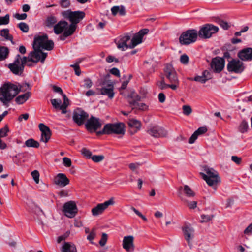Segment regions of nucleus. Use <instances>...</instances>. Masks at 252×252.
Instances as JSON below:
<instances>
[{
    "label": "nucleus",
    "mask_w": 252,
    "mask_h": 252,
    "mask_svg": "<svg viewBox=\"0 0 252 252\" xmlns=\"http://www.w3.org/2000/svg\"><path fill=\"white\" fill-rule=\"evenodd\" d=\"M157 85L161 90H164L168 87V84H166L164 81V77H162L161 80L159 82H158Z\"/></svg>",
    "instance_id": "47"
},
{
    "label": "nucleus",
    "mask_w": 252,
    "mask_h": 252,
    "mask_svg": "<svg viewBox=\"0 0 252 252\" xmlns=\"http://www.w3.org/2000/svg\"><path fill=\"white\" fill-rule=\"evenodd\" d=\"M54 182L56 184L63 187L69 184V180L64 174L59 173L55 178Z\"/></svg>",
    "instance_id": "23"
},
{
    "label": "nucleus",
    "mask_w": 252,
    "mask_h": 252,
    "mask_svg": "<svg viewBox=\"0 0 252 252\" xmlns=\"http://www.w3.org/2000/svg\"><path fill=\"white\" fill-rule=\"evenodd\" d=\"M68 23L65 21H60L54 26V31L56 34H59L68 26Z\"/></svg>",
    "instance_id": "26"
},
{
    "label": "nucleus",
    "mask_w": 252,
    "mask_h": 252,
    "mask_svg": "<svg viewBox=\"0 0 252 252\" xmlns=\"http://www.w3.org/2000/svg\"><path fill=\"white\" fill-rule=\"evenodd\" d=\"M182 230L188 245L190 246V240L193 237L194 229L192 227L187 225L183 227Z\"/></svg>",
    "instance_id": "22"
},
{
    "label": "nucleus",
    "mask_w": 252,
    "mask_h": 252,
    "mask_svg": "<svg viewBox=\"0 0 252 252\" xmlns=\"http://www.w3.org/2000/svg\"><path fill=\"white\" fill-rule=\"evenodd\" d=\"M14 17L15 18H16L18 20H24V19H26V18L27 17V15L26 13H23V14L16 13L14 15Z\"/></svg>",
    "instance_id": "63"
},
{
    "label": "nucleus",
    "mask_w": 252,
    "mask_h": 252,
    "mask_svg": "<svg viewBox=\"0 0 252 252\" xmlns=\"http://www.w3.org/2000/svg\"><path fill=\"white\" fill-rule=\"evenodd\" d=\"M125 125L123 123H108L106 124L101 131L96 132L97 135L102 134H116L124 135L125 133Z\"/></svg>",
    "instance_id": "2"
},
{
    "label": "nucleus",
    "mask_w": 252,
    "mask_h": 252,
    "mask_svg": "<svg viewBox=\"0 0 252 252\" xmlns=\"http://www.w3.org/2000/svg\"><path fill=\"white\" fill-rule=\"evenodd\" d=\"M202 75L204 77V78L206 80V81H208L210 79H211L212 77V74L208 70H204L202 72Z\"/></svg>",
    "instance_id": "60"
},
{
    "label": "nucleus",
    "mask_w": 252,
    "mask_h": 252,
    "mask_svg": "<svg viewBox=\"0 0 252 252\" xmlns=\"http://www.w3.org/2000/svg\"><path fill=\"white\" fill-rule=\"evenodd\" d=\"M62 252H77L74 244L72 243L65 242L61 248Z\"/></svg>",
    "instance_id": "27"
},
{
    "label": "nucleus",
    "mask_w": 252,
    "mask_h": 252,
    "mask_svg": "<svg viewBox=\"0 0 252 252\" xmlns=\"http://www.w3.org/2000/svg\"><path fill=\"white\" fill-rule=\"evenodd\" d=\"M117 47L119 49H122L123 51H125L126 49L129 48V45L127 43H125L119 40L117 43Z\"/></svg>",
    "instance_id": "45"
},
{
    "label": "nucleus",
    "mask_w": 252,
    "mask_h": 252,
    "mask_svg": "<svg viewBox=\"0 0 252 252\" xmlns=\"http://www.w3.org/2000/svg\"><path fill=\"white\" fill-rule=\"evenodd\" d=\"M164 75L171 83H179L176 71L171 65H167L164 69Z\"/></svg>",
    "instance_id": "17"
},
{
    "label": "nucleus",
    "mask_w": 252,
    "mask_h": 252,
    "mask_svg": "<svg viewBox=\"0 0 252 252\" xmlns=\"http://www.w3.org/2000/svg\"><path fill=\"white\" fill-rule=\"evenodd\" d=\"M104 86L100 89V94L108 96L110 99L113 98L114 95V85L112 83L106 84L105 81L102 83Z\"/></svg>",
    "instance_id": "18"
},
{
    "label": "nucleus",
    "mask_w": 252,
    "mask_h": 252,
    "mask_svg": "<svg viewBox=\"0 0 252 252\" xmlns=\"http://www.w3.org/2000/svg\"><path fill=\"white\" fill-rule=\"evenodd\" d=\"M60 6L63 8H67L70 6V0H60L59 1Z\"/></svg>",
    "instance_id": "42"
},
{
    "label": "nucleus",
    "mask_w": 252,
    "mask_h": 252,
    "mask_svg": "<svg viewBox=\"0 0 252 252\" xmlns=\"http://www.w3.org/2000/svg\"><path fill=\"white\" fill-rule=\"evenodd\" d=\"M15 84H17V86H18V87L19 88V92L21 91H25L27 90V89H31V86L27 82H25L22 83V84H20L18 83H16Z\"/></svg>",
    "instance_id": "36"
},
{
    "label": "nucleus",
    "mask_w": 252,
    "mask_h": 252,
    "mask_svg": "<svg viewBox=\"0 0 252 252\" xmlns=\"http://www.w3.org/2000/svg\"><path fill=\"white\" fill-rule=\"evenodd\" d=\"M184 191L188 197H193L195 195V193L188 185L184 186Z\"/></svg>",
    "instance_id": "35"
},
{
    "label": "nucleus",
    "mask_w": 252,
    "mask_h": 252,
    "mask_svg": "<svg viewBox=\"0 0 252 252\" xmlns=\"http://www.w3.org/2000/svg\"><path fill=\"white\" fill-rule=\"evenodd\" d=\"M245 68L244 63L238 59H232L227 65V69L229 72L240 74Z\"/></svg>",
    "instance_id": "8"
},
{
    "label": "nucleus",
    "mask_w": 252,
    "mask_h": 252,
    "mask_svg": "<svg viewBox=\"0 0 252 252\" xmlns=\"http://www.w3.org/2000/svg\"><path fill=\"white\" fill-rule=\"evenodd\" d=\"M248 128V123L245 121L243 120L240 126H239V130L241 133H244L247 131V129Z\"/></svg>",
    "instance_id": "38"
},
{
    "label": "nucleus",
    "mask_w": 252,
    "mask_h": 252,
    "mask_svg": "<svg viewBox=\"0 0 252 252\" xmlns=\"http://www.w3.org/2000/svg\"><path fill=\"white\" fill-rule=\"evenodd\" d=\"M183 114L185 115L188 116L192 112V109L189 105H184L183 106Z\"/></svg>",
    "instance_id": "50"
},
{
    "label": "nucleus",
    "mask_w": 252,
    "mask_h": 252,
    "mask_svg": "<svg viewBox=\"0 0 252 252\" xmlns=\"http://www.w3.org/2000/svg\"><path fill=\"white\" fill-rule=\"evenodd\" d=\"M204 171L206 174L203 173H200V174L209 186L215 185L220 181L217 172L213 169L206 166L204 167Z\"/></svg>",
    "instance_id": "3"
},
{
    "label": "nucleus",
    "mask_w": 252,
    "mask_h": 252,
    "mask_svg": "<svg viewBox=\"0 0 252 252\" xmlns=\"http://www.w3.org/2000/svg\"><path fill=\"white\" fill-rule=\"evenodd\" d=\"M51 103L54 108L59 109L61 106L62 101L60 99H53L51 100Z\"/></svg>",
    "instance_id": "40"
},
{
    "label": "nucleus",
    "mask_w": 252,
    "mask_h": 252,
    "mask_svg": "<svg viewBox=\"0 0 252 252\" xmlns=\"http://www.w3.org/2000/svg\"><path fill=\"white\" fill-rule=\"evenodd\" d=\"M25 144L28 147L33 148H38L40 145L38 141H35L32 138H30L26 140Z\"/></svg>",
    "instance_id": "30"
},
{
    "label": "nucleus",
    "mask_w": 252,
    "mask_h": 252,
    "mask_svg": "<svg viewBox=\"0 0 252 252\" xmlns=\"http://www.w3.org/2000/svg\"><path fill=\"white\" fill-rule=\"evenodd\" d=\"M210 66L215 73H220L225 66V60L219 56L213 58L211 62Z\"/></svg>",
    "instance_id": "13"
},
{
    "label": "nucleus",
    "mask_w": 252,
    "mask_h": 252,
    "mask_svg": "<svg viewBox=\"0 0 252 252\" xmlns=\"http://www.w3.org/2000/svg\"><path fill=\"white\" fill-rule=\"evenodd\" d=\"M238 57L244 61L252 60V48L248 47L240 50L237 54Z\"/></svg>",
    "instance_id": "21"
},
{
    "label": "nucleus",
    "mask_w": 252,
    "mask_h": 252,
    "mask_svg": "<svg viewBox=\"0 0 252 252\" xmlns=\"http://www.w3.org/2000/svg\"><path fill=\"white\" fill-rule=\"evenodd\" d=\"M8 67L14 74L21 75L24 71V66L21 63V57L17 54L15 58L13 63L8 65Z\"/></svg>",
    "instance_id": "9"
},
{
    "label": "nucleus",
    "mask_w": 252,
    "mask_h": 252,
    "mask_svg": "<svg viewBox=\"0 0 252 252\" xmlns=\"http://www.w3.org/2000/svg\"><path fill=\"white\" fill-rule=\"evenodd\" d=\"M48 38V36L47 34H43L42 35H36L34 38L33 46L34 45L36 48L41 49Z\"/></svg>",
    "instance_id": "24"
},
{
    "label": "nucleus",
    "mask_w": 252,
    "mask_h": 252,
    "mask_svg": "<svg viewBox=\"0 0 252 252\" xmlns=\"http://www.w3.org/2000/svg\"><path fill=\"white\" fill-rule=\"evenodd\" d=\"M180 61L184 64H187L189 61V58L186 54L182 55L180 57Z\"/></svg>",
    "instance_id": "56"
},
{
    "label": "nucleus",
    "mask_w": 252,
    "mask_h": 252,
    "mask_svg": "<svg viewBox=\"0 0 252 252\" xmlns=\"http://www.w3.org/2000/svg\"><path fill=\"white\" fill-rule=\"evenodd\" d=\"M123 247L127 252H133L134 249V237L132 235L125 236L123 240Z\"/></svg>",
    "instance_id": "19"
},
{
    "label": "nucleus",
    "mask_w": 252,
    "mask_h": 252,
    "mask_svg": "<svg viewBox=\"0 0 252 252\" xmlns=\"http://www.w3.org/2000/svg\"><path fill=\"white\" fill-rule=\"evenodd\" d=\"M31 175L36 184L39 182V173L37 170H34L31 173Z\"/></svg>",
    "instance_id": "48"
},
{
    "label": "nucleus",
    "mask_w": 252,
    "mask_h": 252,
    "mask_svg": "<svg viewBox=\"0 0 252 252\" xmlns=\"http://www.w3.org/2000/svg\"><path fill=\"white\" fill-rule=\"evenodd\" d=\"M9 50L7 47H0V60H3L6 59L8 55Z\"/></svg>",
    "instance_id": "31"
},
{
    "label": "nucleus",
    "mask_w": 252,
    "mask_h": 252,
    "mask_svg": "<svg viewBox=\"0 0 252 252\" xmlns=\"http://www.w3.org/2000/svg\"><path fill=\"white\" fill-rule=\"evenodd\" d=\"M219 28L212 24H206L203 25L198 31V36L202 39L210 38L213 34L217 33Z\"/></svg>",
    "instance_id": "6"
},
{
    "label": "nucleus",
    "mask_w": 252,
    "mask_h": 252,
    "mask_svg": "<svg viewBox=\"0 0 252 252\" xmlns=\"http://www.w3.org/2000/svg\"><path fill=\"white\" fill-rule=\"evenodd\" d=\"M62 15L64 18L68 19L71 22V24L75 25L78 23L85 16V13L83 11H72L70 10L63 11Z\"/></svg>",
    "instance_id": "5"
},
{
    "label": "nucleus",
    "mask_w": 252,
    "mask_h": 252,
    "mask_svg": "<svg viewBox=\"0 0 252 252\" xmlns=\"http://www.w3.org/2000/svg\"><path fill=\"white\" fill-rule=\"evenodd\" d=\"M9 30L8 29H3L0 31V35L4 37L6 40H10L12 42L13 36L9 34Z\"/></svg>",
    "instance_id": "33"
},
{
    "label": "nucleus",
    "mask_w": 252,
    "mask_h": 252,
    "mask_svg": "<svg viewBox=\"0 0 252 252\" xmlns=\"http://www.w3.org/2000/svg\"><path fill=\"white\" fill-rule=\"evenodd\" d=\"M231 160L237 164H240L242 161V158L240 157L233 156L231 157Z\"/></svg>",
    "instance_id": "64"
},
{
    "label": "nucleus",
    "mask_w": 252,
    "mask_h": 252,
    "mask_svg": "<svg viewBox=\"0 0 252 252\" xmlns=\"http://www.w3.org/2000/svg\"><path fill=\"white\" fill-rule=\"evenodd\" d=\"M19 93V88L17 84L10 82H5L0 88V101L3 105L8 107Z\"/></svg>",
    "instance_id": "1"
},
{
    "label": "nucleus",
    "mask_w": 252,
    "mask_h": 252,
    "mask_svg": "<svg viewBox=\"0 0 252 252\" xmlns=\"http://www.w3.org/2000/svg\"><path fill=\"white\" fill-rule=\"evenodd\" d=\"M18 27L23 32L26 33L29 31V27L28 25L24 22H20L17 25Z\"/></svg>",
    "instance_id": "37"
},
{
    "label": "nucleus",
    "mask_w": 252,
    "mask_h": 252,
    "mask_svg": "<svg viewBox=\"0 0 252 252\" xmlns=\"http://www.w3.org/2000/svg\"><path fill=\"white\" fill-rule=\"evenodd\" d=\"M128 125L131 128H134L133 131L132 129L130 130V132L131 134H133L140 130L141 126V122L136 119H131L128 122Z\"/></svg>",
    "instance_id": "25"
},
{
    "label": "nucleus",
    "mask_w": 252,
    "mask_h": 252,
    "mask_svg": "<svg viewBox=\"0 0 252 252\" xmlns=\"http://www.w3.org/2000/svg\"><path fill=\"white\" fill-rule=\"evenodd\" d=\"M84 84L83 86L86 88H90L92 86L93 83L91 79L89 78H86L84 80Z\"/></svg>",
    "instance_id": "57"
},
{
    "label": "nucleus",
    "mask_w": 252,
    "mask_h": 252,
    "mask_svg": "<svg viewBox=\"0 0 252 252\" xmlns=\"http://www.w3.org/2000/svg\"><path fill=\"white\" fill-rule=\"evenodd\" d=\"M216 22L224 30H227L229 26L227 22L220 19L219 18L216 19Z\"/></svg>",
    "instance_id": "39"
},
{
    "label": "nucleus",
    "mask_w": 252,
    "mask_h": 252,
    "mask_svg": "<svg viewBox=\"0 0 252 252\" xmlns=\"http://www.w3.org/2000/svg\"><path fill=\"white\" fill-rule=\"evenodd\" d=\"M38 127L41 132V140L47 143L51 136V131L50 128L43 123L39 124Z\"/></svg>",
    "instance_id": "20"
},
{
    "label": "nucleus",
    "mask_w": 252,
    "mask_h": 252,
    "mask_svg": "<svg viewBox=\"0 0 252 252\" xmlns=\"http://www.w3.org/2000/svg\"><path fill=\"white\" fill-rule=\"evenodd\" d=\"M8 131V127L7 125H6L3 128L0 129V136L1 137H5L7 135V133Z\"/></svg>",
    "instance_id": "52"
},
{
    "label": "nucleus",
    "mask_w": 252,
    "mask_h": 252,
    "mask_svg": "<svg viewBox=\"0 0 252 252\" xmlns=\"http://www.w3.org/2000/svg\"><path fill=\"white\" fill-rule=\"evenodd\" d=\"M63 163L65 166L69 167L71 166L72 162L70 158L67 157H64L63 158Z\"/></svg>",
    "instance_id": "55"
},
{
    "label": "nucleus",
    "mask_w": 252,
    "mask_h": 252,
    "mask_svg": "<svg viewBox=\"0 0 252 252\" xmlns=\"http://www.w3.org/2000/svg\"><path fill=\"white\" fill-rule=\"evenodd\" d=\"M88 117V114L81 108H77L73 112V120L78 126L82 125Z\"/></svg>",
    "instance_id": "10"
},
{
    "label": "nucleus",
    "mask_w": 252,
    "mask_h": 252,
    "mask_svg": "<svg viewBox=\"0 0 252 252\" xmlns=\"http://www.w3.org/2000/svg\"><path fill=\"white\" fill-rule=\"evenodd\" d=\"M198 36L196 30L190 29L183 32L179 37V42L182 45H189L194 43Z\"/></svg>",
    "instance_id": "4"
},
{
    "label": "nucleus",
    "mask_w": 252,
    "mask_h": 252,
    "mask_svg": "<svg viewBox=\"0 0 252 252\" xmlns=\"http://www.w3.org/2000/svg\"><path fill=\"white\" fill-rule=\"evenodd\" d=\"M57 22V18L53 15L48 16L45 21V25L49 27H52L54 26Z\"/></svg>",
    "instance_id": "29"
},
{
    "label": "nucleus",
    "mask_w": 252,
    "mask_h": 252,
    "mask_svg": "<svg viewBox=\"0 0 252 252\" xmlns=\"http://www.w3.org/2000/svg\"><path fill=\"white\" fill-rule=\"evenodd\" d=\"M147 133L155 138L165 137L167 134V131L158 126L150 127L147 130Z\"/></svg>",
    "instance_id": "16"
},
{
    "label": "nucleus",
    "mask_w": 252,
    "mask_h": 252,
    "mask_svg": "<svg viewBox=\"0 0 252 252\" xmlns=\"http://www.w3.org/2000/svg\"><path fill=\"white\" fill-rule=\"evenodd\" d=\"M76 29V26L73 24H70L67 28V27L64 30L63 32L68 37L72 35Z\"/></svg>",
    "instance_id": "34"
},
{
    "label": "nucleus",
    "mask_w": 252,
    "mask_h": 252,
    "mask_svg": "<svg viewBox=\"0 0 252 252\" xmlns=\"http://www.w3.org/2000/svg\"><path fill=\"white\" fill-rule=\"evenodd\" d=\"M9 22V15L6 14L4 17H0V25H6Z\"/></svg>",
    "instance_id": "49"
},
{
    "label": "nucleus",
    "mask_w": 252,
    "mask_h": 252,
    "mask_svg": "<svg viewBox=\"0 0 252 252\" xmlns=\"http://www.w3.org/2000/svg\"><path fill=\"white\" fill-rule=\"evenodd\" d=\"M96 233L95 232V229H93L90 232L89 234L88 235L87 239L91 242L92 244L94 243L92 242V241L95 237Z\"/></svg>",
    "instance_id": "54"
},
{
    "label": "nucleus",
    "mask_w": 252,
    "mask_h": 252,
    "mask_svg": "<svg viewBox=\"0 0 252 252\" xmlns=\"http://www.w3.org/2000/svg\"><path fill=\"white\" fill-rule=\"evenodd\" d=\"M33 48L34 50L29 54V61L35 63L39 61L44 63L47 53L42 52L41 49L36 48L34 45L33 46Z\"/></svg>",
    "instance_id": "7"
},
{
    "label": "nucleus",
    "mask_w": 252,
    "mask_h": 252,
    "mask_svg": "<svg viewBox=\"0 0 252 252\" xmlns=\"http://www.w3.org/2000/svg\"><path fill=\"white\" fill-rule=\"evenodd\" d=\"M82 154L86 158L90 159L92 157V152L86 148H83L81 149Z\"/></svg>",
    "instance_id": "41"
},
{
    "label": "nucleus",
    "mask_w": 252,
    "mask_h": 252,
    "mask_svg": "<svg viewBox=\"0 0 252 252\" xmlns=\"http://www.w3.org/2000/svg\"><path fill=\"white\" fill-rule=\"evenodd\" d=\"M102 126V123L98 118L92 116L85 124L86 128L90 132H95Z\"/></svg>",
    "instance_id": "11"
},
{
    "label": "nucleus",
    "mask_w": 252,
    "mask_h": 252,
    "mask_svg": "<svg viewBox=\"0 0 252 252\" xmlns=\"http://www.w3.org/2000/svg\"><path fill=\"white\" fill-rule=\"evenodd\" d=\"M207 131V128L205 126L200 127L198 128L195 132L199 136L203 134Z\"/></svg>",
    "instance_id": "59"
},
{
    "label": "nucleus",
    "mask_w": 252,
    "mask_h": 252,
    "mask_svg": "<svg viewBox=\"0 0 252 252\" xmlns=\"http://www.w3.org/2000/svg\"><path fill=\"white\" fill-rule=\"evenodd\" d=\"M54 42L52 40H48V39L46 40L41 48L48 51H51L54 48Z\"/></svg>",
    "instance_id": "32"
},
{
    "label": "nucleus",
    "mask_w": 252,
    "mask_h": 252,
    "mask_svg": "<svg viewBox=\"0 0 252 252\" xmlns=\"http://www.w3.org/2000/svg\"><path fill=\"white\" fill-rule=\"evenodd\" d=\"M31 93L27 92L24 94L18 96L15 99V102L18 104H22L27 101L30 96Z\"/></svg>",
    "instance_id": "28"
},
{
    "label": "nucleus",
    "mask_w": 252,
    "mask_h": 252,
    "mask_svg": "<svg viewBox=\"0 0 252 252\" xmlns=\"http://www.w3.org/2000/svg\"><path fill=\"white\" fill-rule=\"evenodd\" d=\"M141 99V97L138 95L137 93L134 96V97H133L131 100H128V102L130 105V106H132L135 104V103H137Z\"/></svg>",
    "instance_id": "44"
},
{
    "label": "nucleus",
    "mask_w": 252,
    "mask_h": 252,
    "mask_svg": "<svg viewBox=\"0 0 252 252\" xmlns=\"http://www.w3.org/2000/svg\"><path fill=\"white\" fill-rule=\"evenodd\" d=\"M104 157L103 155H94L91 159L95 162H99L103 160Z\"/></svg>",
    "instance_id": "51"
},
{
    "label": "nucleus",
    "mask_w": 252,
    "mask_h": 252,
    "mask_svg": "<svg viewBox=\"0 0 252 252\" xmlns=\"http://www.w3.org/2000/svg\"><path fill=\"white\" fill-rule=\"evenodd\" d=\"M114 204V201L113 198H110L109 200L105 201L103 203L98 204L95 207L92 208V213L93 216H96L101 214L104 211L108 208L110 205Z\"/></svg>",
    "instance_id": "14"
},
{
    "label": "nucleus",
    "mask_w": 252,
    "mask_h": 252,
    "mask_svg": "<svg viewBox=\"0 0 252 252\" xmlns=\"http://www.w3.org/2000/svg\"><path fill=\"white\" fill-rule=\"evenodd\" d=\"M201 220L200 222H207L212 219L213 218V215H201Z\"/></svg>",
    "instance_id": "46"
},
{
    "label": "nucleus",
    "mask_w": 252,
    "mask_h": 252,
    "mask_svg": "<svg viewBox=\"0 0 252 252\" xmlns=\"http://www.w3.org/2000/svg\"><path fill=\"white\" fill-rule=\"evenodd\" d=\"M132 107V109H138L140 110H144L147 109V106L145 104L143 103H135L134 105L131 106Z\"/></svg>",
    "instance_id": "43"
},
{
    "label": "nucleus",
    "mask_w": 252,
    "mask_h": 252,
    "mask_svg": "<svg viewBox=\"0 0 252 252\" xmlns=\"http://www.w3.org/2000/svg\"><path fill=\"white\" fill-rule=\"evenodd\" d=\"M107 235L105 233H103L102 234L101 238L99 241V245L101 246H104L107 242Z\"/></svg>",
    "instance_id": "53"
},
{
    "label": "nucleus",
    "mask_w": 252,
    "mask_h": 252,
    "mask_svg": "<svg viewBox=\"0 0 252 252\" xmlns=\"http://www.w3.org/2000/svg\"><path fill=\"white\" fill-rule=\"evenodd\" d=\"M193 81L199 82L203 84L206 83L207 81L202 75L201 76H195L193 78Z\"/></svg>",
    "instance_id": "61"
},
{
    "label": "nucleus",
    "mask_w": 252,
    "mask_h": 252,
    "mask_svg": "<svg viewBox=\"0 0 252 252\" xmlns=\"http://www.w3.org/2000/svg\"><path fill=\"white\" fill-rule=\"evenodd\" d=\"M70 67L74 68L75 74L77 76H79L81 74V70L80 69L79 65L78 64H71Z\"/></svg>",
    "instance_id": "58"
},
{
    "label": "nucleus",
    "mask_w": 252,
    "mask_h": 252,
    "mask_svg": "<svg viewBox=\"0 0 252 252\" xmlns=\"http://www.w3.org/2000/svg\"><path fill=\"white\" fill-rule=\"evenodd\" d=\"M198 135L196 134L195 132H194L191 137L189 139V143L190 144H193L194 143L195 140L197 139Z\"/></svg>",
    "instance_id": "62"
},
{
    "label": "nucleus",
    "mask_w": 252,
    "mask_h": 252,
    "mask_svg": "<svg viewBox=\"0 0 252 252\" xmlns=\"http://www.w3.org/2000/svg\"><path fill=\"white\" fill-rule=\"evenodd\" d=\"M63 211L67 217L70 218L74 217L78 211L75 202L69 201L65 203L63 206Z\"/></svg>",
    "instance_id": "12"
},
{
    "label": "nucleus",
    "mask_w": 252,
    "mask_h": 252,
    "mask_svg": "<svg viewBox=\"0 0 252 252\" xmlns=\"http://www.w3.org/2000/svg\"><path fill=\"white\" fill-rule=\"evenodd\" d=\"M149 32L148 29H143L140 30L137 33L135 34L132 38L130 43L129 44V48H133L136 46L141 43L142 41L143 36Z\"/></svg>",
    "instance_id": "15"
}]
</instances>
